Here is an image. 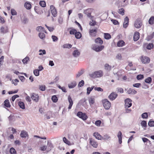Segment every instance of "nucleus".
<instances>
[{"instance_id": "f257e3e1", "label": "nucleus", "mask_w": 154, "mask_h": 154, "mask_svg": "<svg viewBox=\"0 0 154 154\" xmlns=\"http://www.w3.org/2000/svg\"><path fill=\"white\" fill-rule=\"evenodd\" d=\"M103 75V72L101 70L89 74L90 76L93 78L100 77L102 76Z\"/></svg>"}, {"instance_id": "f03ea898", "label": "nucleus", "mask_w": 154, "mask_h": 154, "mask_svg": "<svg viewBox=\"0 0 154 154\" xmlns=\"http://www.w3.org/2000/svg\"><path fill=\"white\" fill-rule=\"evenodd\" d=\"M104 48L103 45H98L96 44L93 45L91 46V48L97 52L101 51Z\"/></svg>"}, {"instance_id": "7ed1b4c3", "label": "nucleus", "mask_w": 154, "mask_h": 154, "mask_svg": "<svg viewBox=\"0 0 154 154\" xmlns=\"http://www.w3.org/2000/svg\"><path fill=\"white\" fill-rule=\"evenodd\" d=\"M103 103L104 108L108 109L111 106V103L107 99H106L103 100Z\"/></svg>"}, {"instance_id": "20e7f679", "label": "nucleus", "mask_w": 154, "mask_h": 154, "mask_svg": "<svg viewBox=\"0 0 154 154\" xmlns=\"http://www.w3.org/2000/svg\"><path fill=\"white\" fill-rule=\"evenodd\" d=\"M131 101L129 98H127L125 100V109H128L132 106Z\"/></svg>"}, {"instance_id": "39448f33", "label": "nucleus", "mask_w": 154, "mask_h": 154, "mask_svg": "<svg viewBox=\"0 0 154 154\" xmlns=\"http://www.w3.org/2000/svg\"><path fill=\"white\" fill-rule=\"evenodd\" d=\"M77 116L80 118L82 119L83 120H86L88 117L85 113H83L82 112H79L77 113Z\"/></svg>"}, {"instance_id": "423d86ee", "label": "nucleus", "mask_w": 154, "mask_h": 154, "mask_svg": "<svg viewBox=\"0 0 154 154\" xmlns=\"http://www.w3.org/2000/svg\"><path fill=\"white\" fill-rule=\"evenodd\" d=\"M142 25V22L139 19L136 20L134 24V26L137 28H140Z\"/></svg>"}, {"instance_id": "0eeeda50", "label": "nucleus", "mask_w": 154, "mask_h": 154, "mask_svg": "<svg viewBox=\"0 0 154 154\" xmlns=\"http://www.w3.org/2000/svg\"><path fill=\"white\" fill-rule=\"evenodd\" d=\"M90 143L94 147L97 148L98 146V143L97 142L92 138H90Z\"/></svg>"}, {"instance_id": "6e6552de", "label": "nucleus", "mask_w": 154, "mask_h": 154, "mask_svg": "<svg viewBox=\"0 0 154 154\" xmlns=\"http://www.w3.org/2000/svg\"><path fill=\"white\" fill-rule=\"evenodd\" d=\"M50 9L51 12L53 16L54 17H56L57 14V12L54 7L53 5H51Z\"/></svg>"}, {"instance_id": "1a4fd4ad", "label": "nucleus", "mask_w": 154, "mask_h": 154, "mask_svg": "<svg viewBox=\"0 0 154 154\" xmlns=\"http://www.w3.org/2000/svg\"><path fill=\"white\" fill-rule=\"evenodd\" d=\"M31 97L32 100L35 102H37L38 101L39 96L37 94L32 93L31 95Z\"/></svg>"}, {"instance_id": "9d476101", "label": "nucleus", "mask_w": 154, "mask_h": 154, "mask_svg": "<svg viewBox=\"0 0 154 154\" xmlns=\"http://www.w3.org/2000/svg\"><path fill=\"white\" fill-rule=\"evenodd\" d=\"M141 60L143 63H149L150 61L149 58L146 57H142Z\"/></svg>"}, {"instance_id": "9b49d317", "label": "nucleus", "mask_w": 154, "mask_h": 154, "mask_svg": "<svg viewBox=\"0 0 154 154\" xmlns=\"http://www.w3.org/2000/svg\"><path fill=\"white\" fill-rule=\"evenodd\" d=\"M93 10V9L91 8H88L85 10L84 11V13L89 17H91V14Z\"/></svg>"}, {"instance_id": "f8f14e48", "label": "nucleus", "mask_w": 154, "mask_h": 154, "mask_svg": "<svg viewBox=\"0 0 154 154\" xmlns=\"http://www.w3.org/2000/svg\"><path fill=\"white\" fill-rule=\"evenodd\" d=\"M117 94L115 92L112 93L109 96V98L111 100H114L117 97Z\"/></svg>"}, {"instance_id": "ddd939ff", "label": "nucleus", "mask_w": 154, "mask_h": 154, "mask_svg": "<svg viewBox=\"0 0 154 154\" xmlns=\"http://www.w3.org/2000/svg\"><path fill=\"white\" fill-rule=\"evenodd\" d=\"M129 18L128 17H126L124 19V21L123 23V27L126 28L128 25Z\"/></svg>"}, {"instance_id": "4468645a", "label": "nucleus", "mask_w": 154, "mask_h": 154, "mask_svg": "<svg viewBox=\"0 0 154 154\" xmlns=\"http://www.w3.org/2000/svg\"><path fill=\"white\" fill-rule=\"evenodd\" d=\"M46 146L47 151L48 152L50 151L53 147L52 144L51 143L49 142L48 141L47 146Z\"/></svg>"}, {"instance_id": "2eb2a0df", "label": "nucleus", "mask_w": 154, "mask_h": 154, "mask_svg": "<svg viewBox=\"0 0 154 154\" xmlns=\"http://www.w3.org/2000/svg\"><path fill=\"white\" fill-rule=\"evenodd\" d=\"M94 136L98 140H103V137L98 132H95L94 134Z\"/></svg>"}, {"instance_id": "dca6fc26", "label": "nucleus", "mask_w": 154, "mask_h": 154, "mask_svg": "<svg viewBox=\"0 0 154 154\" xmlns=\"http://www.w3.org/2000/svg\"><path fill=\"white\" fill-rule=\"evenodd\" d=\"M122 133L121 131L118 132L117 136L118 138L119 142V144H121L122 143Z\"/></svg>"}, {"instance_id": "f3484780", "label": "nucleus", "mask_w": 154, "mask_h": 154, "mask_svg": "<svg viewBox=\"0 0 154 154\" xmlns=\"http://www.w3.org/2000/svg\"><path fill=\"white\" fill-rule=\"evenodd\" d=\"M140 33L138 32L135 33L134 35L133 39L134 41H137L139 38Z\"/></svg>"}, {"instance_id": "a211bd4d", "label": "nucleus", "mask_w": 154, "mask_h": 154, "mask_svg": "<svg viewBox=\"0 0 154 154\" xmlns=\"http://www.w3.org/2000/svg\"><path fill=\"white\" fill-rule=\"evenodd\" d=\"M127 92L128 94H134L137 93V92L134 90L130 88L128 90Z\"/></svg>"}, {"instance_id": "6ab92c4d", "label": "nucleus", "mask_w": 154, "mask_h": 154, "mask_svg": "<svg viewBox=\"0 0 154 154\" xmlns=\"http://www.w3.org/2000/svg\"><path fill=\"white\" fill-rule=\"evenodd\" d=\"M76 85V83L75 81H73L68 84V87L69 88H74Z\"/></svg>"}, {"instance_id": "aec40b11", "label": "nucleus", "mask_w": 154, "mask_h": 154, "mask_svg": "<svg viewBox=\"0 0 154 154\" xmlns=\"http://www.w3.org/2000/svg\"><path fill=\"white\" fill-rule=\"evenodd\" d=\"M88 101L90 106L93 104L95 102V99L94 97H91L89 98Z\"/></svg>"}, {"instance_id": "412c9836", "label": "nucleus", "mask_w": 154, "mask_h": 154, "mask_svg": "<svg viewBox=\"0 0 154 154\" xmlns=\"http://www.w3.org/2000/svg\"><path fill=\"white\" fill-rule=\"evenodd\" d=\"M68 100L69 103V106L68 108L69 109H70L71 107L73 105V101L71 97L70 96H69L68 97Z\"/></svg>"}, {"instance_id": "4be33fe9", "label": "nucleus", "mask_w": 154, "mask_h": 154, "mask_svg": "<svg viewBox=\"0 0 154 154\" xmlns=\"http://www.w3.org/2000/svg\"><path fill=\"white\" fill-rule=\"evenodd\" d=\"M95 42L100 45H102L103 43V41L101 40L100 38H97L95 40Z\"/></svg>"}, {"instance_id": "5701e85b", "label": "nucleus", "mask_w": 154, "mask_h": 154, "mask_svg": "<svg viewBox=\"0 0 154 154\" xmlns=\"http://www.w3.org/2000/svg\"><path fill=\"white\" fill-rule=\"evenodd\" d=\"M9 121L11 122L15 120V116L13 115H11L8 117Z\"/></svg>"}, {"instance_id": "b1692460", "label": "nucleus", "mask_w": 154, "mask_h": 154, "mask_svg": "<svg viewBox=\"0 0 154 154\" xmlns=\"http://www.w3.org/2000/svg\"><path fill=\"white\" fill-rule=\"evenodd\" d=\"M96 32L97 30L96 29H92L90 31V34L92 36H95L96 35Z\"/></svg>"}, {"instance_id": "393cba45", "label": "nucleus", "mask_w": 154, "mask_h": 154, "mask_svg": "<svg viewBox=\"0 0 154 154\" xmlns=\"http://www.w3.org/2000/svg\"><path fill=\"white\" fill-rule=\"evenodd\" d=\"M80 54V52L78 50H75L73 52V55L75 57H78Z\"/></svg>"}, {"instance_id": "a878e982", "label": "nucleus", "mask_w": 154, "mask_h": 154, "mask_svg": "<svg viewBox=\"0 0 154 154\" xmlns=\"http://www.w3.org/2000/svg\"><path fill=\"white\" fill-rule=\"evenodd\" d=\"M94 88V86H92L91 88L90 87L87 88V94L89 95L90 94L91 91Z\"/></svg>"}, {"instance_id": "bb28decb", "label": "nucleus", "mask_w": 154, "mask_h": 154, "mask_svg": "<svg viewBox=\"0 0 154 154\" xmlns=\"http://www.w3.org/2000/svg\"><path fill=\"white\" fill-rule=\"evenodd\" d=\"M18 105L20 108L23 109H25V104L23 102L20 101L18 102Z\"/></svg>"}, {"instance_id": "cd10ccee", "label": "nucleus", "mask_w": 154, "mask_h": 154, "mask_svg": "<svg viewBox=\"0 0 154 154\" xmlns=\"http://www.w3.org/2000/svg\"><path fill=\"white\" fill-rule=\"evenodd\" d=\"M4 106L7 107H10L11 106L9 101L8 100H5L4 102Z\"/></svg>"}, {"instance_id": "c85d7f7f", "label": "nucleus", "mask_w": 154, "mask_h": 154, "mask_svg": "<svg viewBox=\"0 0 154 154\" xmlns=\"http://www.w3.org/2000/svg\"><path fill=\"white\" fill-rule=\"evenodd\" d=\"M24 6L27 9L29 10L31 8V5L29 3L26 2L24 4Z\"/></svg>"}, {"instance_id": "c756f323", "label": "nucleus", "mask_w": 154, "mask_h": 154, "mask_svg": "<svg viewBox=\"0 0 154 154\" xmlns=\"http://www.w3.org/2000/svg\"><path fill=\"white\" fill-rule=\"evenodd\" d=\"M75 35V38L77 39L80 38L82 37V34L79 32H77L76 31Z\"/></svg>"}, {"instance_id": "7c9ffc66", "label": "nucleus", "mask_w": 154, "mask_h": 154, "mask_svg": "<svg viewBox=\"0 0 154 154\" xmlns=\"http://www.w3.org/2000/svg\"><path fill=\"white\" fill-rule=\"evenodd\" d=\"M1 30V32L3 33H5L8 32L7 28L6 27H2Z\"/></svg>"}, {"instance_id": "2f4dec72", "label": "nucleus", "mask_w": 154, "mask_h": 154, "mask_svg": "<svg viewBox=\"0 0 154 154\" xmlns=\"http://www.w3.org/2000/svg\"><path fill=\"white\" fill-rule=\"evenodd\" d=\"M149 23L151 25H152L154 23V17L152 16L149 18Z\"/></svg>"}, {"instance_id": "473e14b6", "label": "nucleus", "mask_w": 154, "mask_h": 154, "mask_svg": "<svg viewBox=\"0 0 154 154\" xmlns=\"http://www.w3.org/2000/svg\"><path fill=\"white\" fill-rule=\"evenodd\" d=\"M63 141L64 143L68 144L69 145H71V143L65 137H64L63 138Z\"/></svg>"}, {"instance_id": "72a5a7b5", "label": "nucleus", "mask_w": 154, "mask_h": 154, "mask_svg": "<svg viewBox=\"0 0 154 154\" xmlns=\"http://www.w3.org/2000/svg\"><path fill=\"white\" fill-rule=\"evenodd\" d=\"M27 135V133L25 131H22L20 134V136L22 137H25Z\"/></svg>"}, {"instance_id": "f704fd0d", "label": "nucleus", "mask_w": 154, "mask_h": 154, "mask_svg": "<svg viewBox=\"0 0 154 154\" xmlns=\"http://www.w3.org/2000/svg\"><path fill=\"white\" fill-rule=\"evenodd\" d=\"M141 125L143 127H144V128H146L147 127V123L144 120H143L141 122Z\"/></svg>"}, {"instance_id": "c9c22d12", "label": "nucleus", "mask_w": 154, "mask_h": 154, "mask_svg": "<svg viewBox=\"0 0 154 154\" xmlns=\"http://www.w3.org/2000/svg\"><path fill=\"white\" fill-rule=\"evenodd\" d=\"M104 38L105 39H109L111 38V36L110 35L107 33H105L104 34Z\"/></svg>"}, {"instance_id": "e433bc0d", "label": "nucleus", "mask_w": 154, "mask_h": 154, "mask_svg": "<svg viewBox=\"0 0 154 154\" xmlns=\"http://www.w3.org/2000/svg\"><path fill=\"white\" fill-rule=\"evenodd\" d=\"M44 28L41 26H39L36 28V30L39 32H42L44 31Z\"/></svg>"}, {"instance_id": "4c0bfd02", "label": "nucleus", "mask_w": 154, "mask_h": 154, "mask_svg": "<svg viewBox=\"0 0 154 154\" xmlns=\"http://www.w3.org/2000/svg\"><path fill=\"white\" fill-rule=\"evenodd\" d=\"M110 138V136L107 134H105L103 135V140H107Z\"/></svg>"}, {"instance_id": "58836bf2", "label": "nucleus", "mask_w": 154, "mask_h": 154, "mask_svg": "<svg viewBox=\"0 0 154 154\" xmlns=\"http://www.w3.org/2000/svg\"><path fill=\"white\" fill-rule=\"evenodd\" d=\"M72 45L70 44H66L64 45L63 46V47L64 48H69L72 47Z\"/></svg>"}, {"instance_id": "ea45409f", "label": "nucleus", "mask_w": 154, "mask_h": 154, "mask_svg": "<svg viewBox=\"0 0 154 154\" xmlns=\"http://www.w3.org/2000/svg\"><path fill=\"white\" fill-rule=\"evenodd\" d=\"M51 99L53 102L54 103H56L57 102L58 100L57 97L56 95H54L52 96L51 97Z\"/></svg>"}, {"instance_id": "a19ab883", "label": "nucleus", "mask_w": 154, "mask_h": 154, "mask_svg": "<svg viewBox=\"0 0 154 154\" xmlns=\"http://www.w3.org/2000/svg\"><path fill=\"white\" fill-rule=\"evenodd\" d=\"M124 43V42L123 41H119L117 43V46L118 47H120L122 46Z\"/></svg>"}, {"instance_id": "79ce46f5", "label": "nucleus", "mask_w": 154, "mask_h": 154, "mask_svg": "<svg viewBox=\"0 0 154 154\" xmlns=\"http://www.w3.org/2000/svg\"><path fill=\"white\" fill-rule=\"evenodd\" d=\"M118 12L119 14L123 15L125 14V10L123 8H122L119 10Z\"/></svg>"}, {"instance_id": "37998d69", "label": "nucleus", "mask_w": 154, "mask_h": 154, "mask_svg": "<svg viewBox=\"0 0 154 154\" xmlns=\"http://www.w3.org/2000/svg\"><path fill=\"white\" fill-rule=\"evenodd\" d=\"M39 88L42 91H44L45 90V85H39Z\"/></svg>"}, {"instance_id": "c03bdc74", "label": "nucleus", "mask_w": 154, "mask_h": 154, "mask_svg": "<svg viewBox=\"0 0 154 154\" xmlns=\"http://www.w3.org/2000/svg\"><path fill=\"white\" fill-rule=\"evenodd\" d=\"M33 73L36 76H38L39 75V71L38 69H36L34 70Z\"/></svg>"}, {"instance_id": "a18cd8bd", "label": "nucleus", "mask_w": 154, "mask_h": 154, "mask_svg": "<svg viewBox=\"0 0 154 154\" xmlns=\"http://www.w3.org/2000/svg\"><path fill=\"white\" fill-rule=\"evenodd\" d=\"M148 114L147 112H144L141 115V117L143 119H147L148 117Z\"/></svg>"}, {"instance_id": "49530a36", "label": "nucleus", "mask_w": 154, "mask_h": 154, "mask_svg": "<svg viewBox=\"0 0 154 154\" xmlns=\"http://www.w3.org/2000/svg\"><path fill=\"white\" fill-rule=\"evenodd\" d=\"M29 60V58L28 57H26L22 60V62L24 64H26L27 62Z\"/></svg>"}, {"instance_id": "de8ad7c7", "label": "nucleus", "mask_w": 154, "mask_h": 154, "mask_svg": "<svg viewBox=\"0 0 154 154\" xmlns=\"http://www.w3.org/2000/svg\"><path fill=\"white\" fill-rule=\"evenodd\" d=\"M153 47V45L152 43H149L147 46L146 48L148 50H150Z\"/></svg>"}, {"instance_id": "09e8293b", "label": "nucleus", "mask_w": 154, "mask_h": 154, "mask_svg": "<svg viewBox=\"0 0 154 154\" xmlns=\"http://www.w3.org/2000/svg\"><path fill=\"white\" fill-rule=\"evenodd\" d=\"M152 81V79L151 77H149L145 79V82L148 83H150Z\"/></svg>"}, {"instance_id": "8fccbe9b", "label": "nucleus", "mask_w": 154, "mask_h": 154, "mask_svg": "<svg viewBox=\"0 0 154 154\" xmlns=\"http://www.w3.org/2000/svg\"><path fill=\"white\" fill-rule=\"evenodd\" d=\"M116 59H117L118 60H122V57L121 54H119V53L117 54V55H116Z\"/></svg>"}, {"instance_id": "3c124183", "label": "nucleus", "mask_w": 154, "mask_h": 154, "mask_svg": "<svg viewBox=\"0 0 154 154\" xmlns=\"http://www.w3.org/2000/svg\"><path fill=\"white\" fill-rule=\"evenodd\" d=\"M10 153L11 154H16V151L13 148H11L10 150Z\"/></svg>"}, {"instance_id": "603ef678", "label": "nucleus", "mask_w": 154, "mask_h": 154, "mask_svg": "<svg viewBox=\"0 0 154 154\" xmlns=\"http://www.w3.org/2000/svg\"><path fill=\"white\" fill-rule=\"evenodd\" d=\"M76 30L74 29H72L69 31V33L71 35L75 34V33L76 32Z\"/></svg>"}, {"instance_id": "864d4df0", "label": "nucleus", "mask_w": 154, "mask_h": 154, "mask_svg": "<svg viewBox=\"0 0 154 154\" xmlns=\"http://www.w3.org/2000/svg\"><path fill=\"white\" fill-rule=\"evenodd\" d=\"M58 87L59 89H61L63 92H66V89L65 87H61L60 85H58Z\"/></svg>"}, {"instance_id": "5fc2aeb1", "label": "nucleus", "mask_w": 154, "mask_h": 154, "mask_svg": "<svg viewBox=\"0 0 154 154\" xmlns=\"http://www.w3.org/2000/svg\"><path fill=\"white\" fill-rule=\"evenodd\" d=\"M39 52H40L39 54V55H42V54H46L45 51L44 50H42L40 49L39 51Z\"/></svg>"}, {"instance_id": "6e6d98bb", "label": "nucleus", "mask_w": 154, "mask_h": 154, "mask_svg": "<svg viewBox=\"0 0 154 154\" xmlns=\"http://www.w3.org/2000/svg\"><path fill=\"white\" fill-rule=\"evenodd\" d=\"M105 69L107 70H109L111 69V66L108 64H106L105 65Z\"/></svg>"}, {"instance_id": "4d7b16f0", "label": "nucleus", "mask_w": 154, "mask_h": 154, "mask_svg": "<svg viewBox=\"0 0 154 154\" xmlns=\"http://www.w3.org/2000/svg\"><path fill=\"white\" fill-rule=\"evenodd\" d=\"M39 4L42 7H45L46 6V3L44 1H41L39 2Z\"/></svg>"}, {"instance_id": "13d9d810", "label": "nucleus", "mask_w": 154, "mask_h": 154, "mask_svg": "<svg viewBox=\"0 0 154 154\" xmlns=\"http://www.w3.org/2000/svg\"><path fill=\"white\" fill-rule=\"evenodd\" d=\"M39 36L40 38L42 39L45 38V34L42 32H40L39 34Z\"/></svg>"}, {"instance_id": "bf43d9fd", "label": "nucleus", "mask_w": 154, "mask_h": 154, "mask_svg": "<svg viewBox=\"0 0 154 154\" xmlns=\"http://www.w3.org/2000/svg\"><path fill=\"white\" fill-rule=\"evenodd\" d=\"M144 76L143 75H139L137 76V79L138 80H141L143 78Z\"/></svg>"}, {"instance_id": "052dcab7", "label": "nucleus", "mask_w": 154, "mask_h": 154, "mask_svg": "<svg viewBox=\"0 0 154 154\" xmlns=\"http://www.w3.org/2000/svg\"><path fill=\"white\" fill-rule=\"evenodd\" d=\"M84 84V82L83 80H82L80 82L78 85V86L79 87H82L83 86Z\"/></svg>"}, {"instance_id": "680f3d73", "label": "nucleus", "mask_w": 154, "mask_h": 154, "mask_svg": "<svg viewBox=\"0 0 154 154\" xmlns=\"http://www.w3.org/2000/svg\"><path fill=\"white\" fill-rule=\"evenodd\" d=\"M28 21L29 19L25 17L23 18L22 22L24 24H26L28 22Z\"/></svg>"}, {"instance_id": "e2e57ef3", "label": "nucleus", "mask_w": 154, "mask_h": 154, "mask_svg": "<svg viewBox=\"0 0 154 154\" xmlns=\"http://www.w3.org/2000/svg\"><path fill=\"white\" fill-rule=\"evenodd\" d=\"M149 126L152 127L154 126V121L150 120L148 123Z\"/></svg>"}, {"instance_id": "0e129e2a", "label": "nucleus", "mask_w": 154, "mask_h": 154, "mask_svg": "<svg viewBox=\"0 0 154 154\" xmlns=\"http://www.w3.org/2000/svg\"><path fill=\"white\" fill-rule=\"evenodd\" d=\"M94 88L95 90L98 91H103V89L100 87H94Z\"/></svg>"}, {"instance_id": "69168bd1", "label": "nucleus", "mask_w": 154, "mask_h": 154, "mask_svg": "<svg viewBox=\"0 0 154 154\" xmlns=\"http://www.w3.org/2000/svg\"><path fill=\"white\" fill-rule=\"evenodd\" d=\"M101 121L100 120H98L96 121V122H95V124L96 126H100V125L101 124Z\"/></svg>"}, {"instance_id": "338daca9", "label": "nucleus", "mask_w": 154, "mask_h": 154, "mask_svg": "<svg viewBox=\"0 0 154 154\" xmlns=\"http://www.w3.org/2000/svg\"><path fill=\"white\" fill-rule=\"evenodd\" d=\"M51 38L53 42H57L58 40V38L55 35H52Z\"/></svg>"}, {"instance_id": "774afa93", "label": "nucleus", "mask_w": 154, "mask_h": 154, "mask_svg": "<svg viewBox=\"0 0 154 154\" xmlns=\"http://www.w3.org/2000/svg\"><path fill=\"white\" fill-rule=\"evenodd\" d=\"M96 23V21L94 20H92V21L90 22L89 24L91 26H94L95 25Z\"/></svg>"}]
</instances>
